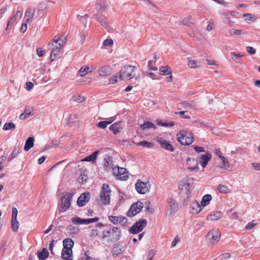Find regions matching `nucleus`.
I'll list each match as a JSON object with an SVG mask.
<instances>
[{"instance_id": "nucleus-45", "label": "nucleus", "mask_w": 260, "mask_h": 260, "mask_svg": "<svg viewBox=\"0 0 260 260\" xmlns=\"http://www.w3.org/2000/svg\"><path fill=\"white\" fill-rule=\"evenodd\" d=\"M188 66L191 68H195L200 67L201 66V63L196 60H189L188 62Z\"/></svg>"}, {"instance_id": "nucleus-64", "label": "nucleus", "mask_w": 260, "mask_h": 260, "mask_svg": "<svg viewBox=\"0 0 260 260\" xmlns=\"http://www.w3.org/2000/svg\"><path fill=\"white\" fill-rule=\"evenodd\" d=\"M252 166L256 170H260V163H252Z\"/></svg>"}, {"instance_id": "nucleus-36", "label": "nucleus", "mask_w": 260, "mask_h": 260, "mask_svg": "<svg viewBox=\"0 0 260 260\" xmlns=\"http://www.w3.org/2000/svg\"><path fill=\"white\" fill-rule=\"evenodd\" d=\"M140 126L143 130L152 128L155 129L156 128V126L152 122L149 121L145 122L143 124H141Z\"/></svg>"}, {"instance_id": "nucleus-18", "label": "nucleus", "mask_w": 260, "mask_h": 260, "mask_svg": "<svg viewBox=\"0 0 260 260\" xmlns=\"http://www.w3.org/2000/svg\"><path fill=\"white\" fill-rule=\"evenodd\" d=\"M96 69V67L94 65L91 66L90 67L84 66L80 68V69L79 71V72L80 73V76L83 77L85 76L88 73L92 72Z\"/></svg>"}, {"instance_id": "nucleus-2", "label": "nucleus", "mask_w": 260, "mask_h": 260, "mask_svg": "<svg viewBox=\"0 0 260 260\" xmlns=\"http://www.w3.org/2000/svg\"><path fill=\"white\" fill-rule=\"evenodd\" d=\"M177 141L183 145H189L193 143L194 138L190 132L182 131L177 135Z\"/></svg>"}, {"instance_id": "nucleus-10", "label": "nucleus", "mask_w": 260, "mask_h": 260, "mask_svg": "<svg viewBox=\"0 0 260 260\" xmlns=\"http://www.w3.org/2000/svg\"><path fill=\"white\" fill-rule=\"evenodd\" d=\"M135 188L138 193L144 194L149 191L150 184L148 181L144 182L138 180L135 184Z\"/></svg>"}, {"instance_id": "nucleus-17", "label": "nucleus", "mask_w": 260, "mask_h": 260, "mask_svg": "<svg viewBox=\"0 0 260 260\" xmlns=\"http://www.w3.org/2000/svg\"><path fill=\"white\" fill-rule=\"evenodd\" d=\"M202 210L201 205L196 201L192 202L190 204V212L192 214H196Z\"/></svg>"}, {"instance_id": "nucleus-39", "label": "nucleus", "mask_w": 260, "mask_h": 260, "mask_svg": "<svg viewBox=\"0 0 260 260\" xmlns=\"http://www.w3.org/2000/svg\"><path fill=\"white\" fill-rule=\"evenodd\" d=\"M34 114L30 111L29 110L25 109L24 112L20 114L19 118L21 120H25L30 116L33 115Z\"/></svg>"}, {"instance_id": "nucleus-56", "label": "nucleus", "mask_w": 260, "mask_h": 260, "mask_svg": "<svg viewBox=\"0 0 260 260\" xmlns=\"http://www.w3.org/2000/svg\"><path fill=\"white\" fill-rule=\"evenodd\" d=\"M113 43L112 39H107L103 42V45L106 46H110Z\"/></svg>"}, {"instance_id": "nucleus-1", "label": "nucleus", "mask_w": 260, "mask_h": 260, "mask_svg": "<svg viewBox=\"0 0 260 260\" xmlns=\"http://www.w3.org/2000/svg\"><path fill=\"white\" fill-rule=\"evenodd\" d=\"M101 239L111 243L118 241L121 237V232L119 228L116 226L109 227L102 231Z\"/></svg>"}, {"instance_id": "nucleus-13", "label": "nucleus", "mask_w": 260, "mask_h": 260, "mask_svg": "<svg viewBox=\"0 0 260 260\" xmlns=\"http://www.w3.org/2000/svg\"><path fill=\"white\" fill-rule=\"evenodd\" d=\"M143 208V204L142 202H137L133 204L129 210L127 212V215L133 217L137 213L140 212Z\"/></svg>"}, {"instance_id": "nucleus-19", "label": "nucleus", "mask_w": 260, "mask_h": 260, "mask_svg": "<svg viewBox=\"0 0 260 260\" xmlns=\"http://www.w3.org/2000/svg\"><path fill=\"white\" fill-rule=\"evenodd\" d=\"M157 142L161 145V146L167 150L173 152L174 150L171 144L167 141L164 140L161 138H158L157 140Z\"/></svg>"}, {"instance_id": "nucleus-60", "label": "nucleus", "mask_w": 260, "mask_h": 260, "mask_svg": "<svg viewBox=\"0 0 260 260\" xmlns=\"http://www.w3.org/2000/svg\"><path fill=\"white\" fill-rule=\"evenodd\" d=\"M187 170H188L190 172H192L194 170H196L197 171H198L199 170V167L198 164L197 163L194 166L188 167Z\"/></svg>"}, {"instance_id": "nucleus-24", "label": "nucleus", "mask_w": 260, "mask_h": 260, "mask_svg": "<svg viewBox=\"0 0 260 260\" xmlns=\"http://www.w3.org/2000/svg\"><path fill=\"white\" fill-rule=\"evenodd\" d=\"M72 250L62 249L61 257L64 260H73Z\"/></svg>"}, {"instance_id": "nucleus-27", "label": "nucleus", "mask_w": 260, "mask_h": 260, "mask_svg": "<svg viewBox=\"0 0 260 260\" xmlns=\"http://www.w3.org/2000/svg\"><path fill=\"white\" fill-rule=\"evenodd\" d=\"M34 139L32 137H29L26 141L24 149L25 151H28L34 145Z\"/></svg>"}, {"instance_id": "nucleus-8", "label": "nucleus", "mask_w": 260, "mask_h": 260, "mask_svg": "<svg viewBox=\"0 0 260 260\" xmlns=\"http://www.w3.org/2000/svg\"><path fill=\"white\" fill-rule=\"evenodd\" d=\"M147 221L146 219H143L136 222L129 229V232L133 234H137L142 231L143 229L147 225Z\"/></svg>"}, {"instance_id": "nucleus-48", "label": "nucleus", "mask_w": 260, "mask_h": 260, "mask_svg": "<svg viewBox=\"0 0 260 260\" xmlns=\"http://www.w3.org/2000/svg\"><path fill=\"white\" fill-rule=\"evenodd\" d=\"M73 100L77 103H81L84 100V97L79 94H75L73 96Z\"/></svg>"}, {"instance_id": "nucleus-49", "label": "nucleus", "mask_w": 260, "mask_h": 260, "mask_svg": "<svg viewBox=\"0 0 260 260\" xmlns=\"http://www.w3.org/2000/svg\"><path fill=\"white\" fill-rule=\"evenodd\" d=\"M243 17L245 18V20L246 21H251L254 22L256 19L253 15L249 13L244 14Z\"/></svg>"}, {"instance_id": "nucleus-37", "label": "nucleus", "mask_w": 260, "mask_h": 260, "mask_svg": "<svg viewBox=\"0 0 260 260\" xmlns=\"http://www.w3.org/2000/svg\"><path fill=\"white\" fill-rule=\"evenodd\" d=\"M221 216V212L216 211L207 217L208 220H216L219 219Z\"/></svg>"}, {"instance_id": "nucleus-59", "label": "nucleus", "mask_w": 260, "mask_h": 260, "mask_svg": "<svg viewBox=\"0 0 260 260\" xmlns=\"http://www.w3.org/2000/svg\"><path fill=\"white\" fill-rule=\"evenodd\" d=\"M34 84L32 82L28 81L26 83V89L28 91H30L32 89Z\"/></svg>"}, {"instance_id": "nucleus-52", "label": "nucleus", "mask_w": 260, "mask_h": 260, "mask_svg": "<svg viewBox=\"0 0 260 260\" xmlns=\"http://www.w3.org/2000/svg\"><path fill=\"white\" fill-rule=\"evenodd\" d=\"M229 31L231 35H240L241 34V30H238L234 28L230 29Z\"/></svg>"}, {"instance_id": "nucleus-6", "label": "nucleus", "mask_w": 260, "mask_h": 260, "mask_svg": "<svg viewBox=\"0 0 260 260\" xmlns=\"http://www.w3.org/2000/svg\"><path fill=\"white\" fill-rule=\"evenodd\" d=\"M179 205L176 201L172 198H168L167 199L166 214L171 216L178 210Z\"/></svg>"}, {"instance_id": "nucleus-61", "label": "nucleus", "mask_w": 260, "mask_h": 260, "mask_svg": "<svg viewBox=\"0 0 260 260\" xmlns=\"http://www.w3.org/2000/svg\"><path fill=\"white\" fill-rule=\"evenodd\" d=\"M184 113H185V112L183 111H180L179 112H175V114L179 115L181 117H183V118H184L186 119H189L190 117L189 116H186V115L184 116Z\"/></svg>"}, {"instance_id": "nucleus-57", "label": "nucleus", "mask_w": 260, "mask_h": 260, "mask_svg": "<svg viewBox=\"0 0 260 260\" xmlns=\"http://www.w3.org/2000/svg\"><path fill=\"white\" fill-rule=\"evenodd\" d=\"M18 211L16 207L12 208V219H17Z\"/></svg>"}, {"instance_id": "nucleus-12", "label": "nucleus", "mask_w": 260, "mask_h": 260, "mask_svg": "<svg viewBox=\"0 0 260 260\" xmlns=\"http://www.w3.org/2000/svg\"><path fill=\"white\" fill-rule=\"evenodd\" d=\"M99 220V218L98 217L93 218H89V219H82L79 217H75L72 218V222L77 225L79 224H88L90 223H94L98 221Z\"/></svg>"}, {"instance_id": "nucleus-14", "label": "nucleus", "mask_w": 260, "mask_h": 260, "mask_svg": "<svg viewBox=\"0 0 260 260\" xmlns=\"http://www.w3.org/2000/svg\"><path fill=\"white\" fill-rule=\"evenodd\" d=\"M108 219L115 225L120 224L122 226H124L126 225L127 222V218L122 216H116L111 215L109 216Z\"/></svg>"}, {"instance_id": "nucleus-40", "label": "nucleus", "mask_w": 260, "mask_h": 260, "mask_svg": "<svg viewBox=\"0 0 260 260\" xmlns=\"http://www.w3.org/2000/svg\"><path fill=\"white\" fill-rule=\"evenodd\" d=\"M222 161L220 167L224 169L227 170L229 168V162L226 158L224 156L221 157L220 158Z\"/></svg>"}, {"instance_id": "nucleus-50", "label": "nucleus", "mask_w": 260, "mask_h": 260, "mask_svg": "<svg viewBox=\"0 0 260 260\" xmlns=\"http://www.w3.org/2000/svg\"><path fill=\"white\" fill-rule=\"evenodd\" d=\"M112 251L113 254L118 255L121 253L122 251L119 246L118 245L115 244L114 246Z\"/></svg>"}, {"instance_id": "nucleus-42", "label": "nucleus", "mask_w": 260, "mask_h": 260, "mask_svg": "<svg viewBox=\"0 0 260 260\" xmlns=\"http://www.w3.org/2000/svg\"><path fill=\"white\" fill-rule=\"evenodd\" d=\"M138 146H141L143 147L146 148H151L153 146V144L152 143L146 141H142L137 144Z\"/></svg>"}, {"instance_id": "nucleus-55", "label": "nucleus", "mask_w": 260, "mask_h": 260, "mask_svg": "<svg viewBox=\"0 0 260 260\" xmlns=\"http://www.w3.org/2000/svg\"><path fill=\"white\" fill-rule=\"evenodd\" d=\"M195 151L198 153L204 152L205 151V149L202 147L193 145L192 146Z\"/></svg>"}, {"instance_id": "nucleus-11", "label": "nucleus", "mask_w": 260, "mask_h": 260, "mask_svg": "<svg viewBox=\"0 0 260 260\" xmlns=\"http://www.w3.org/2000/svg\"><path fill=\"white\" fill-rule=\"evenodd\" d=\"M54 44L48 43V48L50 50V58L51 61H54L57 58L59 57L61 48L56 46L53 45Z\"/></svg>"}, {"instance_id": "nucleus-62", "label": "nucleus", "mask_w": 260, "mask_h": 260, "mask_svg": "<svg viewBox=\"0 0 260 260\" xmlns=\"http://www.w3.org/2000/svg\"><path fill=\"white\" fill-rule=\"evenodd\" d=\"M27 24L26 23H22L20 31L22 32H25L27 30Z\"/></svg>"}, {"instance_id": "nucleus-22", "label": "nucleus", "mask_w": 260, "mask_h": 260, "mask_svg": "<svg viewBox=\"0 0 260 260\" xmlns=\"http://www.w3.org/2000/svg\"><path fill=\"white\" fill-rule=\"evenodd\" d=\"M62 38L63 37H58L55 36L53 39L52 41L49 43L54 44V45L56 46L57 45V46L61 48L66 43L65 38Z\"/></svg>"}, {"instance_id": "nucleus-31", "label": "nucleus", "mask_w": 260, "mask_h": 260, "mask_svg": "<svg viewBox=\"0 0 260 260\" xmlns=\"http://www.w3.org/2000/svg\"><path fill=\"white\" fill-rule=\"evenodd\" d=\"M231 59L236 63H240L241 62V57L243 56L241 53H237L234 52L230 53Z\"/></svg>"}, {"instance_id": "nucleus-26", "label": "nucleus", "mask_w": 260, "mask_h": 260, "mask_svg": "<svg viewBox=\"0 0 260 260\" xmlns=\"http://www.w3.org/2000/svg\"><path fill=\"white\" fill-rule=\"evenodd\" d=\"M63 249L72 250L74 246V241L70 239H66L63 241Z\"/></svg>"}, {"instance_id": "nucleus-33", "label": "nucleus", "mask_w": 260, "mask_h": 260, "mask_svg": "<svg viewBox=\"0 0 260 260\" xmlns=\"http://www.w3.org/2000/svg\"><path fill=\"white\" fill-rule=\"evenodd\" d=\"M121 128L120 123L118 122L114 123L110 127V129L115 135L120 132Z\"/></svg>"}, {"instance_id": "nucleus-35", "label": "nucleus", "mask_w": 260, "mask_h": 260, "mask_svg": "<svg viewBox=\"0 0 260 260\" xmlns=\"http://www.w3.org/2000/svg\"><path fill=\"white\" fill-rule=\"evenodd\" d=\"M79 180L82 182H85L87 179V171L86 169H81L80 170Z\"/></svg>"}, {"instance_id": "nucleus-5", "label": "nucleus", "mask_w": 260, "mask_h": 260, "mask_svg": "<svg viewBox=\"0 0 260 260\" xmlns=\"http://www.w3.org/2000/svg\"><path fill=\"white\" fill-rule=\"evenodd\" d=\"M73 198V194L67 193L61 196L60 198L61 203L59 208V212H65L71 206V202Z\"/></svg>"}, {"instance_id": "nucleus-7", "label": "nucleus", "mask_w": 260, "mask_h": 260, "mask_svg": "<svg viewBox=\"0 0 260 260\" xmlns=\"http://www.w3.org/2000/svg\"><path fill=\"white\" fill-rule=\"evenodd\" d=\"M113 174L117 179L126 180L128 178V172L126 169L124 168L116 167L112 169Z\"/></svg>"}, {"instance_id": "nucleus-47", "label": "nucleus", "mask_w": 260, "mask_h": 260, "mask_svg": "<svg viewBox=\"0 0 260 260\" xmlns=\"http://www.w3.org/2000/svg\"><path fill=\"white\" fill-rule=\"evenodd\" d=\"M218 190L221 193H226L228 192L229 189L228 187L224 185L219 184L218 186Z\"/></svg>"}, {"instance_id": "nucleus-21", "label": "nucleus", "mask_w": 260, "mask_h": 260, "mask_svg": "<svg viewBox=\"0 0 260 260\" xmlns=\"http://www.w3.org/2000/svg\"><path fill=\"white\" fill-rule=\"evenodd\" d=\"M192 183L189 181V180H185L182 181L179 185L181 189H184L186 190V193L188 194L190 192L192 189Z\"/></svg>"}, {"instance_id": "nucleus-16", "label": "nucleus", "mask_w": 260, "mask_h": 260, "mask_svg": "<svg viewBox=\"0 0 260 260\" xmlns=\"http://www.w3.org/2000/svg\"><path fill=\"white\" fill-rule=\"evenodd\" d=\"M212 155L209 153L202 154L199 156L200 163L203 168H205L208 161L211 159Z\"/></svg>"}, {"instance_id": "nucleus-9", "label": "nucleus", "mask_w": 260, "mask_h": 260, "mask_svg": "<svg viewBox=\"0 0 260 260\" xmlns=\"http://www.w3.org/2000/svg\"><path fill=\"white\" fill-rule=\"evenodd\" d=\"M220 238V233L218 229H213L211 230L207 235V240L208 242L212 244L217 242Z\"/></svg>"}, {"instance_id": "nucleus-38", "label": "nucleus", "mask_w": 260, "mask_h": 260, "mask_svg": "<svg viewBox=\"0 0 260 260\" xmlns=\"http://www.w3.org/2000/svg\"><path fill=\"white\" fill-rule=\"evenodd\" d=\"M114 119H112L109 121H101L96 124L98 127L104 129L107 127V125L111 124Z\"/></svg>"}, {"instance_id": "nucleus-63", "label": "nucleus", "mask_w": 260, "mask_h": 260, "mask_svg": "<svg viewBox=\"0 0 260 260\" xmlns=\"http://www.w3.org/2000/svg\"><path fill=\"white\" fill-rule=\"evenodd\" d=\"M179 242V239L177 237H176L175 238L174 240L172 241L171 245L173 247H174V246H175L177 244V243Z\"/></svg>"}, {"instance_id": "nucleus-4", "label": "nucleus", "mask_w": 260, "mask_h": 260, "mask_svg": "<svg viewBox=\"0 0 260 260\" xmlns=\"http://www.w3.org/2000/svg\"><path fill=\"white\" fill-rule=\"evenodd\" d=\"M111 189L107 184L102 185L100 193V202L105 205H107L110 202Z\"/></svg>"}, {"instance_id": "nucleus-23", "label": "nucleus", "mask_w": 260, "mask_h": 260, "mask_svg": "<svg viewBox=\"0 0 260 260\" xmlns=\"http://www.w3.org/2000/svg\"><path fill=\"white\" fill-rule=\"evenodd\" d=\"M99 75L106 76L112 74L111 68L109 66H103L99 70Z\"/></svg>"}, {"instance_id": "nucleus-53", "label": "nucleus", "mask_w": 260, "mask_h": 260, "mask_svg": "<svg viewBox=\"0 0 260 260\" xmlns=\"http://www.w3.org/2000/svg\"><path fill=\"white\" fill-rule=\"evenodd\" d=\"M20 147L15 148L12 153V157H16L18 156V155L20 153Z\"/></svg>"}, {"instance_id": "nucleus-34", "label": "nucleus", "mask_w": 260, "mask_h": 260, "mask_svg": "<svg viewBox=\"0 0 260 260\" xmlns=\"http://www.w3.org/2000/svg\"><path fill=\"white\" fill-rule=\"evenodd\" d=\"M48 252L46 248H43L41 251L38 252V256L40 260H45L48 256Z\"/></svg>"}, {"instance_id": "nucleus-51", "label": "nucleus", "mask_w": 260, "mask_h": 260, "mask_svg": "<svg viewBox=\"0 0 260 260\" xmlns=\"http://www.w3.org/2000/svg\"><path fill=\"white\" fill-rule=\"evenodd\" d=\"M154 62L152 60H150L148 62V68L150 71H157V69L156 67L154 66Z\"/></svg>"}, {"instance_id": "nucleus-58", "label": "nucleus", "mask_w": 260, "mask_h": 260, "mask_svg": "<svg viewBox=\"0 0 260 260\" xmlns=\"http://www.w3.org/2000/svg\"><path fill=\"white\" fill-rule=\"evenodd\" d=\"M247 51L250 54H254L256 52V50L252 47H247Z\"/></svg>"}, {"instance_id": "nucleus-41", "label": "nucleus", "mask_w": 260, "mask_h": 260, "mask_svg": "<svg viewBox=\"0 0 260 260\" xmlns=\"http://www.w3.org/2000/svg\"><path fill=\"white\" fill-rule=\"evenodd\" d=\"M19 226V223L17 219H12L11 228L13 232H17Z\"/></svg>"}, {"instance_id": "nucleus-30", "label": "nucleus", "mask_w": 260, "mask_h": 260, "mask_svg": "<svg viewBox=\"0 0 260 260\" xmlns=\"http://www.w3.org/2000/svg\"><path fill=\"white\" fill-rule=\"evenodd\" d=\"M99 153V151H95L91 154L85 157L82 160L85 161H92L94 162L96 158L97 155Z\"/></svg>"}, {"instance_id": "nucleus-20", "label": "nucleus", "mask_w": 260, "mask_h": 260, "mask_svg": "<svg viewBox=\"0 0 260 260\" xmlns=\"http://www.w3.org/2000/svg\"><path fill=\"white\" fill-rule=\"evenodd\" d=\"M35 9L31 8L28 7L26 9L25 13V17L26 18V22L27 23H30L32 21V18L35 15Z\"/></svg>"}, {"instance_id": "nucleus-29", "label": "nucleus", "mask_w": 260, "mask_h": 260, "mask_svg": "<svg viewBox=\"0 0 260 260\" xmlns=\"http://www.w3.org/2000/svg\"><path fill=\"white\" fill-rule=\"evenodd\" d=\"M212 200V196L210 194H206L204 196L202 200L201 206L202 207H206L209 204L210 201Z\"/></svg>"}, {"instance_id": "nucleus-28", "label": "nucleus", "mask_w": 260, "mask_h": 260, "mask_svg": "<svg viewBox=\"0 0 260 260\" xmlns=\"http://www.w3.org/2000/svg\"><path fill=\"white\" fill-rule=\"evenodd\" d=\"M101 231L100 230L96 228L91 230L89 232V237L92 239H95L96 237H99L101 238V236L102 234H101Z\"/></svg>"}, {"instance_id": "nucleus-46", "label": "nucleus", "mask_w": 260, "mask_h": 260, "mask_svg": "<svg viewBox=\"0 0 260 260\" xmlns=\"http://www.w3.org/2000/svg\"><path fill=\"white\" fill-rule=\"evenodd\" d=\"M157 124L159 125L165 126V127H171L174 125V122L173 121H169V122H161L158 121L157 122Z\"/></svg>"}, {"instance_id": "nucleus-44", "label": "nucleus", "mask_w": 260, "mask_h": 260, "mask_svg": "<svg viewBox=\"0 0 260 260\" xmlns=\"http://www.w3.org/2000/svg\"><path fill=\"white\" fill-rule=\"evenodd\" d=\"M15 128V124L13 122H7L3 126V129L5 131L13 130Z\"/></svg>"}, {"instance_id": "nucleus-3", "label": "nucleus", "mask_w": 260, "mask_h": 260, "mask_svg": "<svg viewBox=\"0 0 260 260\" xmlns=\"http://www.w3.org/2000/svg\"><path fill=\"white\" fill-rule=\"evenodd\" d=\"M136 68L135 66L126 65L123 66L120 73L122 76V78L124 80H130L136 76L135 71Z\"/></svg>"}, {"instance_id": "nucleus-25", "label": "nucleus", "mask_w": 260, "mask_h": 260, "mask_svg": "<svg viewBox=\"0 0 260 260\" xmlns=\"http://www.w3.org/2000/svg\"><path fill=\"white\" fill-rule=\"evenodd\" d=\"M113 161L111 157L108 155H106L104 159V166L105 170L107 171H109L112 168Z\"/></svg>"}, {"instance_id": "nucleus-32", "label": "nucleus", "mask_w": 260, "mask_h": 260, "mask_svg": "<svg viewBox=\"0 0 260 260\" xmlns=\"http://www.w3.org/2000/svg\"><path fill=\"white\" fill-rule=\"evenodd\" d=\"M123 79L119 72L116 74L115 75L113 76L109 79V83L110 84H115L117 83L118 81H121Z\"/></svg>"}, {"instance_id": "nucleus-54", "label": "nucleus", "mask_w": 260, "mask_h": 260, "mask_svg": "<svg viewBox=\"0 0 260 260\" xmlns=\"http://www.w3.org/2000/svg\"><path fill=\"white\" fill-rule=\"evenodd\" d=\"M256 224V223L254 222V221H252L251 222H248L247 224L245 226V229L246 230H250L253 228L254 226Z\"/></svg>"}, {"instance_id": "nucleus-43", "label": "nucleus", "mask_w": 260, "mask_h": 260, "mask_svg": "<svg viewBox=\"0 0 260 260\" xmlns=\"http://www.w3.org/2000/svg\"><path fill=\"white\" fill-rule=\"evenodd\" d=\"M159 72L161 75H169L171 73V69L167 66L160 67Z\"/></svg>"}, {"instance_id": "nucleus-15", "label": "nucleus", "mask_w": 260, "mask_h": 260, "mask_svg": "<svg viewBox=\"0 0 260 260\" xmlns=\"http://www.w3.org/2000/svg\"><path fill=\"white\" fill-rule=\"evenodd\" d=\"M90 198V194L88 192L83 193L78 198L77 200V205L79 207L85 206L89 201Z\"/></svg>"}]
</instances>
